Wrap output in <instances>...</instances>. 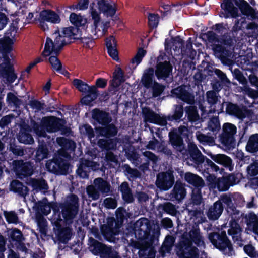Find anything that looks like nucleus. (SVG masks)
<instances>
[{"label": "nucleus", "instance_id": "obj_1", "mask_svg": "<svg viewBox=\"0 0 258 258\" xmlns=\"http://www.w3.org/2000/svg\"><path fill=\"white\" fill-rule=\"evenodd\" d=\"M117 4L110 0H93L89 5V13L93 22L92 32L96 38L103 36L107 31L108 23L101 21V13L106 17H113L117 11Z\"/></svg>", "mask_w": 258, "mask_h": 258}, {"label": "nucleus", "instance_id": "obj_2", "mask_svg": "<svg viewBox=\"0 0 258 258\" xmlns=\"http://www.w3.org/2000/svg\"><path fill=\"white\" fill-rule=\"evenodd\" d=\"M136 228H139V230H136L135 234H139L138 238L142 240L140 242V246L139 251L141 258H154L155 252L152 244L153 238L150 236V229L149 220L146 218H142L136 223Z\"/></svg>", "mask_w": 258, "mask_h": 258}, {"label": "nucleus", "instance_id": "obj_3", "mask_svg": "<svg viewBox=\"0 0 258 258\" xmlns=\"http://www.w3.org/2000/svg\"><path fill=\"white\" fill-rule=\"evenodd\" d=\"M199 246H204V242L199 229L195 228L188 233L184 234L180 242V248L177 253L181 258H197V249L193 246L191 242Z\"/></svg>", "mask_w": 258, "mask_h": 258}, {"label": "nucleus", "instance_id": "obj_4", "mask_svg": "<svg viewBox=\"0 0 258 258\" xmlns=\"http://www.w3.org/2000/svg\"><path fill=\"white\" fill-rule=\"evenodd\" d=\"M209 239L214 247L223 254L228 256L234 254L232 244L228 239L225 232L210 233L209 235Z\"/></svg>", "mask_w": 258, "mask_h": 258}, {"label": "nucleus", "instance_id": "obj_5", "mask_svg": "<svg viewBox=\"0 0 258 258\" xmlns=\"http://www.w3.org/2000/svg\"><path fill=\"white\" fill-rule=\"evenodd\" d=\"M125 213L126 212L124 209L122 208L118 209L117 211V216L119 220H118V221L116 222L114 218H108L106 224L102 226L101 231L107 240H110L111 237L118 233V229L120 227Z\"/></svg>", "mask_w": 258, "mask_h": 258}, {"label": "nucleus", "instance_id": "obj_6", "mask_svg": "<svg viewBox=\"0 0 258 258\" xmlns=\"http://www.w3.org/2000/svg\"><path fill=\"white\" fill-rule=\"evenodd\" d=\"M42 125L35 128V132L39 137H45V129L48 132H55L62 124V121L54 117H44L42 120Z\"/></svg>", "mask_w": 258, "mask_h": 258}, {"label": "nucleus", "instance_id": "obj_7", "mask_svg": "<svg viewBox=\"0 0 258 258\" xmlns=\"http://www.w3.org/2000/svg\"><path fill=\"white\" fill-rule=\"evenodd\" d=\"M78 198L74 195L68 198L67 204L63 207L62 213L67 220L73 218L78 212Z\"/></svg>", "mask_w": 258, "mask_h": 258}, {"label": "nucleus", "instance_id": "obj_8", "mask_svg": "<svg viewBox=\"0 0 258 258\" xmlns=\"http://www.w3.org/2000/svg\"><path fill=\"white\" fill-rule=\"evenodd\" d=\"M47 169L50 172L60 174H66L69 172L70 166L61 158L48 161L46 164Z\"/></svg>", "mask_w": 258, "mask_h": 258}, {"label": "nucleus", "instance_id": "obj_9", "mask_svg": "<svg viewBox=\"0 0 258 258\" xmlns=\"http://www.w3.org/2000/svg\"><path fill=\"white\" fill-rule=\"evenodd\" d=\"M211 179L213 181L211 182V186L213 188L217 187L221 191L226 190L230 186L236 183L235 177L233 175H229L218 179L210 176L209 180L210 181Z\"/></svg>", "mask_w": 258, "mask_h": 258}, {"label": "nucleus", "instance_id": "obj_10", "mask_svg": "<svg viewBox=\"0 0 258 258\" xmlns=\"http://www.w3.org/2000/svg\"><path fill=\"white\" fill-rule=\"evenodd\" d=\"M187 128L185 126H181L178 130L173 131L169 133L172 144L180 151H182V138L187 136Z\"/></svg>", "mask_w": 258, "mask_h": 258}, {"label": "nucleus", "instance_id": "obj_11", "mask_svg": "<svg viewBox=\"0 0 258 258\" xmlns=\"http://www.w3.org/2000/svg\"><path fill=\"white\" fill-rule=\"evenodd\" d=\"M174 178L171 172L160 173L157 176L156 185L161 189L167 190L173 185Z\"/></svg>", "mask_w": 258, "mask_h": 258}, {"label": "nucleus", "instance_id": "obj_12", "mask_svg": "<svg viewBox=\"0 0 258 258\" xmlns=\"http://www.w3.org/2000/svg\"><path fill=\"white\" fill-rule=\"evenodd\" d=\"M221 142L226 146H230L234 142L233 135L236 132V127L231 123H227L224 124Z\"/></svg>", "mask_w": 258, "mask_h": 258}, {"label": "nucleus", "instance_id": "obj_13", "mask_svg": "<svg viewBox=\"0 0 258 258\" xmlns=\"http://www.w3.org/2000/svg\"><path fill=\"white\" fill-rule=\"evenodd\" d=\"M0 74L6 78L7 81L11 83L16 79V76L12 70L10 59L8 58H4V62L0 66Z\"/></svg>", "mask_w": 258, "mask_h": 258}, {"label": "nucleus", "instance_id": "obj_14", "mask_svg": "<svg viewBox=\"0 0 258 258\" xmlns=\"http://www.w3.org/2000/svg\"><path fill=\"white\" fill-rule=\"evenodd\" d=\"M15 171L18 175L29 176L33 173V166L29 162L14 161Z\"/></svg>", "mask_w": 258, "mask_h": 258}, {"label": "nucleus", "instance_id": "obj_15", "mask_svg": "<svg viewBox=\"0 0 258 258\" xmlns=\"http://www.w3.org/2000/svg\"><path fill=\"white\" fill-rule=\"evenodd\" d=\"M189 88L186 86H181L172 91V94L173 96L176 97L188 103H191L194 102V97L187 92Z\"/></svg>", "mask_w": 258, "mask_h": 258}, {"label": "nucleus", "instance_id": "obj_16", "mask_svg": "<svg viewBox=\"0 0 258 258\" xmlns=\"http://www.w3.org/2000/svg\"><path fill=\"white\" fill-rule=\"evenodd\" d=\"M59 45V43L56 42V44L51 38H47L42 55L44 56H48L53 54L56 55L60 50Z\"/></svg>", "mask_w": 258, "mask_h": 258}, {"label": "nucleus", "instance_id": "obj_17", "mask_svg": "<svg viewBox=\"0 0 258 258\" xmlns=\"http://www.w3.org/2000/svg\"><path fill=\"white\" fill-rule=\"evenodd\" d=\"M172 66L169 62H159L156 67L155 74L158 79L166 78L172 71Z\"/></svg>", "mask_w": 258, "mask_h": 258}, {"label": "nucleus", "instance_id": "obj_18", "mask_svg": "<svg viewBox=\"0 0 258 258\" xmlns=\"http://www.w3.org/2000/svg\"><path fill=\"white\" fill-rule=\"evenodd\" d=\"M143 113L144 115L145 120L146 121L160 125H164L166 123V120L164 118L155 114L147 108H144L143 109Z\"/></svg>", "mask_w": 258, "mask_h": 258}, {"label": "nucleus", "instance_id": "obj_19", "mask_svg": "<svg viewBox=\"0 0 258 258\" xmlns=\"http://www.w3.org/2000/svg\"><path fill=\"white\" fill-rule=\"evenodd\" d=\"M16 31V28L14 27L10 36H5L0 39V50L7 52L11 49L12 45L13 44V39Z\"/></svg>", "mask_w": 258, "mask_h": 258}, {"label": "nucleus", "instance_id": "obj_20", "mask_svg": "<svg viewBox=\"0 0 258 258\" xmlns=\"http://www.w3.org/2000/svg\"><path fill=\"white\" fill-rule=\"evenodd\" d=\"M154 70L149 68L146 70L141 78V82L147 88H151L156 83L153 80Z\"/></svg>", "mask_w": 258, "mask_h": 258}, {"label": "nucleus", "instance_id": "obj_21", "mask_svg": "<svg viewBox=\"0 0 258 258\" xmlns=\"http://www.w3.org/2000/svg\"><path fill=\"white\" fill-rule=\"evenodd\" d=\"M242 231V228L236 221L234 220L230 222L228 233L232 236L233 240L237 241L240 239Z\"/></svg>", "mask_w": 258, "mask_h": 258}, {"label": "nucleus", "instance_id": "obj_22", "mask_svg": "<svg viewBox=\"0 0 258 258\" xmlns=\"http://www.w3.org/2000/svg\"><path fill=\"white\" fill-rule=\"evenodd\" d=\"M92 117L99 123L105 125L110 121L108 114L97 109L92 111Z\"/></svg>", "mask_w": 258, "mask_h": 258}, {"label": "nucleus", "instance_id": "obj_23", "mask_svg": "<svg viewBox=\"0 0 258 258\" xmlns=\"http://www.w3.org/2000/svg\"><path fill=\"white\" fill-rule=\"evenodd\" d=\"M223 210L221 202L217 201L209 208L207 213L208 217L211 220H216L221 215Z\"/></svg>", "mask_w": 258, "mask_h": 258}, {"label": "nucleus", "instance_id": "obj_24", "mask_svg": "<svg viewBox=\"0 0 258 258\" xmlns=\"http://www.w3.org/2000/svg\"><path fill=\"white\" fill-rule=\"evenodd\" d=\"M40 18L42 20L51 23H58L60 21L59 16L51 10H44L40 12Z\"/></svg>", "mask_w": 258, "mask_h": 258}, {"label": "nucleus", "instance_id": "obj_25", "mask_svg": "<svg viewBox=\"0 0 258 258\" xmlns=\"http://www.w3.org/2000/svg\"><path fill=\"white\" fill-rule=\"evenodd\" d=\"M66 40H68V43L72 39H78L81 36V32L76 27H70L63 28L61 31Z\"/></svg>", "mask_w": 258, "mask_h": 258}, {"label": "nucleus", "instance_id": "obj_26", "mask_svg": "<svg viewBox=\"0 0 258 258\" xmlns=\"http://www.w3.org/2000/svg\"><path fill=\"white\" fill-rule=\"evenodd\" d=\"M235 3L244 15L250 16L252 18H255L257 16L253 9H252L246 2L243 0H239V1H236Z\"/></svg>", "mask_w": 258, "mask_h": 258}, {"label": "nucleus", "instance_id": "obj_27", "mask_svg": "<svg viewBox=\"0 0 258 258\" xmlns=\"http://www.w3.org/2000/svg\"><path fill=\"white\" fill-rule=\"evenodd\" d=\"M211 157L215 162L228 167L230 171L232 170V160L227 156L224 154L211 155Z\"/></svg>", "mask_w": 258, "mask_h": 258}, {"label": "nucleus", "instance_id": "obj_28", "mask_svg": "<svg viewBox=\"0 0 258 258\" xmlns=\"http://www.w3.org/2000/svg\"><path fill=\"white\" fill-rule=\"evenodd\" d=\"M94 185L100 193L107 195L110 192L109 184L101 178H98L94 180Z\"/></svg>", "mask_w": 258, "mask_h": 258}, {"label": "nucleus", "instance_id": "obj_29", "mask_svg": "<svg viewBox=\"0 0 258 258\" xmlns=\"http://www.w3.org/2000/svg\"><path fill=\"white\" fill-rule=\"evenodd\" d=\"M221 7L222 9L224 10L225 13H227L226 16H225L226 18L229 16L236 17L238 16L237 9L233 7L232 0H223V2L221 4Z\"/></svg>", "mask_w": 258, "mask_h": 258}, {"label": "nucleus", "instance_id": "obj_30", "mask_svg": "<svg viewBox=\"0 0 258 258\" xmlns=\"http://www.w3.org/2000/svg\"><path fill=\"white\" fill-rule=\"evenodd\" d=\"M126 78L124 75L123 71L118 66L116 67L115 70L113 73V79L111 85L113 87H117L120 84L125 81Z\"/></svg>", "mask_w": 258, "mask_h": 258}, {"label": "nucleus", "instance_id": "obj_31", "mask_svg": "<svg viewBox=\"0 0 258 258\" xmlns=\"http://www.w3.org/2000/svg\"><path fill=\"white\" fill-rule=\"evenodd\" d=\"M247 225L248 230L258 235V219L254 213H249L247 216Z\"/></svg>", "mask_w": 258, "mask_h": 258}, {"label": "nucleus", "instance_id": "obj_32", "mask_svg": "<svg viewBox=\"0 0 258 258\" xmlns=\"http://www.w3.org/2000/svg\"><path fill=\"white\" fill-rule=\"evenodd\" d=\"M73 85L78 90L84 93H87L89 92H93L96 88L95 86H89L86 83L82 81L76 79L73 81Z\"/></svg>", "mask_w": 258, "mask_h": 258}, {"label": "nucleus", "instance_id": "obj_33", "mask_svg": "<svg viewBox=\"0 0 258 258\" xmlns=\"http://www.w3.org/2000/svg\"><path fill=\"white\" fill-rule=\"evenodd\" d=\"M173 196L175 199L180 201L184 198L186 191L184 185L179 182H177L173 190Z\"/></svg>", "mask_w": 258, "mask_h": 258}, {"label": "nucleus", "instance_id": "obj_34", "mask_svg": "<svg viewBox=\"0 0 258 258\" xmlns=\"http://www.w3.org/2000/svg\"><path fill=\"white\" fill-rule=\"evenodd\" d=\"M70 21L72 24L77 27L84 26L88 23L86 18L75 13H72L70 16Z\"/></svg>", "mask_w": 258, "mask_h": 258}, {"label": "nucleus", "instance_id": "obj_35", "mask_svg": "<svg viewBox=\"0 0 258 258\" xmlns=\"http://www.w3.org/2000/svg\"><path fill=\"white\" fill-rule=\"evenodd\" d=\"M189 152L191 157L196 162H202L204 161V156L195 144L190 143L189 145Z\"/></svg>", "mask_w": 258, "mask_h": 258}, {"label": "nucleus", "instance_id": "obj_36", "mask_svg": "<svg viewBox=\"0 0 258 258\" xmlns=\"http://www.w3.org/2000/svg\"><path fill=\"white\" fill-rule=\"evenodd\" d=\"M92 163L89 160H84L80 167L78 168L77 173L79 176L82 178H85L88 177V171L87 170V168L89 170Z\"/></svg>", "mask_w": 258, "mask_h": 258}, {"label": "nucleus", "instance_id": "obj_37", "mask_svg": "<svg viewBox=\"0 0 258 258\" xmlns=\"http://www.w3.org/2000/svg\"><path fill=\"white\" fill-rule=\"evenodd\" d=\"M246 150L251 153L258 151V134L251 136L247 143Z\"/></svg>", "mask_w": 258, "mask_h": 258}, {"label": "nucleus", "instance_id": "obj_38", "mask_svg": "<svg viewBox=\"0 0 258 258\" xmlns=\"http://www.w3.org/2000/svg\"><path fill=\"white\" fill-rule=\"evenodd\" d=\"M185 179L186 181L195 186H200L203 184V180L201 178L191 173H186Z\"/></svg>", "mask_w": 258, "mask_h": 258}, {"label": "nucleus", "instance_id": "obj_39", "mask_svg": "<svg viewBox=\"0 0 258 258\" xmlns=\"http://www.w3.org/2000/svg\"><path fill=\"white\" fill-rule=\"evenodd\" d=\"M10 189L14 192L24 195L27 192V188L17 180H13L10 184Z\"/></svg>", "mask_w": 258, "mask_h": 258}, {"label": "nucleus", "instance_id": "obj_40", "mask_svg": "<svg viewBox=\"0 0 258 258\" xmlns=\"http://www.w3.org/2000/svg\"><path fill=\"white\" fill-rule=\"evenodd\" d=\"M226 112L231 115H233L239 118H242L245 117L242 110L239 109L236 105L229 104L226 108Z\"/></svg>", "mask_w": 258, "mask_h": 258}, {"label": "nucleus", "instance_id": "obj_41", "mask_svg": "<svg viewBox=\"0 0 258 258\" xmlns=\"http://www.w3.org/2000/svg\"><path fill=\"white\" fill-rule=\"evenodd\" d=\"M120 188L124 200L128 203L132 202L133 201V197L130 192L128 184L126 182H123L121 184Z\"/></svg>", "mask_w": 258, "mask_h": 258}, {"label": "nucleus", "instance_id": "obj_42", "mask_svg": "<svg viewBox=\"0 0 258 258\" xmlns=\"http://www.w3.org/2000/svg\"><path fill=\"white\" fill-rule=\"evenodd\" d=\"M182 45V40L179 37H176L172 39L171 41L166 40L165 42L166 48L173 49V50H176L178 48V50H179Z\"/></svg>", "mask_w": 258, "mask_h": 258}, {"label": "nucleus", "instance_id": "obj_43", "mask_svg": "<svg viewBox=\"0 0 258 258\" xmlns=\"http://www.w3.org/2000/svg\"><path fill=\"white\" fill-rule=\"evenodd\" d=\"M57 142L63 150H73L75 147V144L73 141L68 140L64 138H58Z\"/></svg>", "mask_w": 258, "mask_h": 258}, {"label": "nucleus", "instance_id": "obj_44", "mask_svg": "<svg viewBox=\"0 0 258 258\" xmlns=\"http://www.w3.org/2000/svg\"><path fill=\"white\" fill-rule=\"evenodd\" d=\"M99 251H104L106 254V258H117L118 255L115 251H112L110 247L105 246L100 243L97 242L96 245Z\"/></svg>", "mask_w": 258, "mask_h": 258}, {"label": "nucleus", "instance_id": "obj_45", "mask_svg": "<svg viewBox=\"0 0 258 258\" xmlns=\"http://www.w3.org/2000/svg\"><path fill=\"white\" fill-rule=\"evenodd\" d=\"M174 242V240L172 236H168L166 237L161 248V252L163 255L166 252H169L171 250Z\"/></svg>", "mask_w": 258, "mask_h": 258}, {"label": "nucleus", "instance_id": "obj_46", "mask_svg": "<svg viewBox=\"0 0 258 258\" xmlns=\"http://www.w3.org/2000/svg\"><path fill=\"white\" fill-rule=\"evenodd\" d=\"M51 208H53L51 204L48 202L46 200H44L39 204L38 212H41L43 214L47 215L50 212Z\"/></svg>", "mask_w": 258, "mask_h": 258}, {"label": "nucleus", "instance_id": "obj_47", "mask_svg": "<svg viewBox=\"0 0 258 258\" xmlns=\"http://www.w3.org/2000/svg\"><path fill=\"white\" fill-rule=\"evenodd\" d=\"M51 38L56 44V42L59 43V48L61 49L62 47L68 43V40H66L63 35L59 32H55L52 34Z\"/></svg>", "mask_w": 258, "mask_h": 258}, {"label": "nucleus", "instance_id": "obj_48", "mask_svg": "<svg viewBox=\"0 0 258 258\" xmlns=\"http://www.w3.org/2000/svg\"><path fill=\"white\" fill-rule=\"evenodd\" d=\"M88 94L87 95L84 96L81 100L82 103L87 105H90L91 103L95 100L97 97V89L95 88L94 91L89 92L87 93Z\"/></svg>", "mask_w": 258, "mask_h": 258}, {"label": "nucleus", "instance_id": "obj_49", "mask_svg": "<svg viewBox=\"0 0 258 258\" xmlns=\"http://www.w3.org/2000/svg\"><path fill=\"white\" fill-rule=\"evenodd\" d=\"M196 136L198 141L204 144L212 145L214 143V139L213 137L205 136L199 132L196 133Z\"/></svg>", "mask_w": 258, "mask_h": 258}, {"label": "nucleus", "instance_id": "obj_50", "mask_svg": "<svg viewBox=\"0 0 258 258\" xmlns=\"http://www.w3.org/2000/svg\"><path fill=\"white\" fill-rule=\"evenodd\" d=\"M86 191L89 198L93 200H96L100 197V192L94 186V185H89L86 188Z\"/></svg>", "mask_w": 258, "mask_h": 258}, {"label": "nucleus", "instance_id": "obj_51", "mask_svg": "<svg viewBox=\"0 0 258 258\" xmlns=\"http://www.w3.org/2000/svg\"><path fill=\"white\" fill-rule=\"evenodd\" d=\"M188 117L191 121H196L199 119V116L195 107L190 106L187 108L186 110Z\"/></svg>", "mask_w": 258, "mask_h": 258}, {"label": "nucleus", "instance_id": "obj_52", "mask_svg": "<svg viewBox=\"0 0 258 258\" xmlns=\"http://www.w3.org/2000/svg\"><path fill=\"white\" fill-rule=\"evenodd\" d=\"M117 133L116 127L113 124H110L105 127L101 128L100 133L104 136H114Z\"/></svg>", "mask_w": 258, "mask_h": 258}, {"label": "nucleus", "instance_id": "obj_53", "mask_svg": "<svg viewBox=\"0 0 258 258\" xmlns=\"http://www.w3.org/2000/svg\"><path fill=\"white\" fill-rule=\"evenodd\" d=\"M221 203H223L225 204L227 206V211L228 213L232 214L235 213L234 207L233 206V204L232 203V201L231 198L227 196H223L221 198V201H220Z\"/></svg>", "mask_w": 258, "mask_h": 258}, {"label": "nucleus", "instance_id": "obj_54", "mask_svg": "<svg viewBox=\"0 0 258 258\" xmlns=\"http://www.w3.org/2000/svg\"><path fill=\"white\" fill-rule=\"evenodd\" d=\"M4 215L7 221L9 223L17 224L18 223V218L17 215L13 211H4Z\"/></svg>", "mask_w": 258, "mask_h": 258}, {"label": "nucleus", "instance_id": "obj_55", "mask_svg": "<svg viewBox=\"0 0 258 258\" xmlns=\"http://www.w3.org/2000/svg\"><path fill=\"white\" fill-rule=\"evenodd\" d=\"M18 140L24 144H32L34 140L32 136L23 132H21L18 136Z\"/></svg>", "mask_w": 258, "mask_h": 258}, {"label": "nucleus", "instance_id": "obj_56", "mask_svg": "<svg viewBox=\"0 0 258 258\" xmlns=\"http://www.w3.org/2000/svg\"><path fill=\"white\" fill-rule=\"evenodd\" d=\"M36 218L40 232L42 234H45L47 227L46 220L43 217L39 215H37Z\"/></svg>", "mask_w": 258, "mask_h": 258}, {"label": "nucleus", "instance_id": "obj_57", "mask_svg": "<svg viewBox=\"0 0 258 258\" xmlns=\"http://www.w3.org/2000/svg\"><path fill=\"white\" fill-rule=\"evenodd\" d=\"M31 185L35 189H46L47 188V185L44 180H35L33 179L31 181Z\"/></svg>", "mask_w": 258, "mask_h": 258}, {"label": "nucleus", "instance_id": "obj_58", "mask_svg": "<svg viewBox=\"0 0 258 258\" xmlns=\"http://www.w3.org/2000/svg\"><path fill=\"white\" fill-rule=\"evenodd\" d=\"M98 144L101 148L106 150L111 149L114 147L113 140L112 139L108 140L100 139Z\"/></svg>", "mask_w": 258, "mask_h": 258}, {"label": "nucleus", "instance_id": "obj_59", "mask_svg": "<svg viewBox=\"0 0 258 258\" xmlns=\"http://www.w3.org/2000/svg\"><path fill=\"white\" fill-rule=\"evenodd\" d=\"M146 51L143 49H139L136 55L132 59V64H135V67L138 65L142 61V58L146 54Z\"/></svg>", "mask_w": 258, "mask_h": 258}, {"label": "nucleus", "instance_id": "obj_60", "mask_svg": "<svg viewBox=\"0 0 258 258\" xmlns=\"http://www.w3.org/2000/svg\"><path fill=\"white\" fill-rule=\"evenodd\" d=\"M48 150L43 145L39 146L36 152V158L38 160H41L47 157Z\"/></svg>", "mask_w": 258, "mask_h": 258}, {"label": "nucleus", "instance_id": "obj_61", "mask_svg": "<svg viewBox=\"0 0 258 258\" xmlns=\"http://www.w3.org/2000/svg\"><path fill=\"white\" fill-rule=\"evenodd\" d=\"M49 61L52 66V68L54 70L57 71L60 70L61 68V64L57 57L55 55H51L49 59Z\"/></svg>", "mask_w": 258, "mask_h": 258}, {"label": "nucleus", "instance_id": "obj_62", "mask_svg": "<svg viewBox=\"0 0 258 258\" xmlns=\"http://www.w3.org/2000/svg\"><path fill=\"white\" fill-rule=\"evenodd\" d=\"M207 100L212 107L217 102L218 99L216 93L213 91H209L207 92Z\"/></svg>", "mask_w": 258, "mask_h": 258}, {"label": "nucleus", "instance_id": "obj_63", "mask_svg": "<svg viewBox=\"0 0 258 258\" xmlns=\"http://www.w3.org/2000/svg\"><path fill=\"white\" fill-rule=\"evenodd\" d=\"M80 131L81 134L87 135L88 138L91 140V138L94 136L92 128L89 125H83L80 127Z\"/></svg>", "mask_w": 258, "mask_h": 258}, {"label": "nucleus", "instance_id": "obj_64", "mask_svg": "<svg viewBox=\"0 0 258 258\" xmlns=\"http://www.w3.org/2000/svg\"><path fill=\"white\" fill-rule=\"evenodd\" d=\"M209 130L216 131L220 128V123L218 119L216 117L212 118L208 123Z\"/></svg>", "mask_w": 258, "mask_h": 258}]
</instances>
